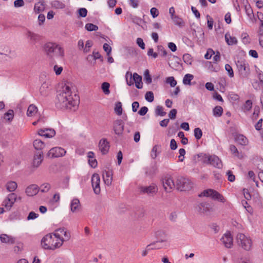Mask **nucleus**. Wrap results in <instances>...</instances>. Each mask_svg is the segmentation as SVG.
Listing matches in <instances>:
<instances>
[{"instance_id": "obj_59", "label": "nucleus", "mask_w": 263, "mask_h": 263, "mask_svg": "<svg viewBox=\"0 0 263 263\" xmlns=\"http://www.w3.org/2000/svg\"><path fill=\"white\" fill-rule=\"evenodd\" d=\"M39 216V214L34 213V212H31L29 213L28 216L27 217V219L32 220L36 218Z\"/></svg>"}, {"instance_id": "obj_21", "label": "nucleus", "mask_w": 263, "mask_h": 263, "mask_svg": "<svg viewBox=\"0 0 263 263\" xmlns=\"http://www.w3.org/2000/svg\"><path fill=\"white\" fill-rule=\"evenodd\" d=\"M70 210L72 213H76L81 211V205L80 200L78 198H74L72 200L70 203Z\"/></svg>"}, {"instance_id": "obj_42", "label": "nucleus", "mask_w": 263, "mask_h": 263, "mask_svg": "<svg viewBox=\"0 0 263 263\" xmlns=\"http://www.w3.org/2000/svg\"><path fill=\"white\" fill-rule=\"evenodd\" d=\"M85 29L88 31H96L98 29V27L91 23H87L85 25Z\"/></svg>"}, {"instance_id": "obj_8", "label": "nucleus", "mask_w": 263, "mask_h": 263, "mask_svg": "<svg viewBox=\"0 0 263 263\" xmlns=\"http://www.w3.org/2000/svg\"><path fill=\"white\" fill-rule=\"evenodd\" d=\"M17 200V195L13 193L8 195L3 201V205L7 210H10Z\"/></svg>"}, {"instance_id": "obj_28", "label": "nucleus", "mask_w": 263, "mask_h": 263, "mask_svg": "<svg viewBox=\"0 0 263 263\" xmlns=\"http://www.w3.org/2000/svg\"><path fill=\"white\" fill-rule=\"evenodd\" d=\"M26 35L27 38L34 43L37 42L40 39V36L39 35L31 31H28Z\"/></svg>"}, {"instance_id": "obj_14", "label": "nucleus", "mask_w": 263, "mask_h": 263, "mask_svg": "<svg viewBox=\"0 0 263 263\" xmlns=\"http://www.w3.org/2000/svg\"><path fill=\"white\" fill-rule=\"evenodd\" d=\"M38 134L47 138L53 137L55 135V131L52 128L40 129L38 131Z\"/></svg>"}, {"instance_id": "obj_6", "label": "nucleus", "mask_w": 263, "mask_h": 263, "mask_svg": "<svg viewBox=\"0 0 263 263\" xmlns=\"http://www.w3.org/2000/svg\"><path fill=\"white\" fill-rule=\"evenodd\" d=\"M176 186L180 191H188L192 188L193 183L188 179L180 177L177 179Z\"/></svg>"}, {"instance_id": "obj_41", "label": "nucleus", "mask_w": 263, "mask_h": 263, "mask_svg": "<svg viewBox=\"0 0 263 263\" xmlns=\"http://www.w3.org/2000/svg\"><path fill=\"white\" fill-rule=\"evenodd\" d=\"M110 84L107 82H103L102 84L101 88L103 92L105 95H108L110 93L109 91Z\"/></svg>"}, {"instance_id": "obj_49", "label": "nucleus", "mask_w": 263, "mask_h": 263, "mask_svg": "<svg viewBox=\"0 0 263 263\" xmlns=\"http://www.w3.org/2000/svg\"><path fill=\"white\" fill-rule=\"evenodd\" d=\"M156 114L157 116H164L166 112L163 111V108L161 106H158L156 109Z\"/></svg>"}, {"instance_id": "obj_55", "label": "nucleus", "mask_w": 263, "mask_h": 263, "mask_svg": "<svg viewBox=\"0 0 263 263\" xmlns=\"http://www.w3.org/2000/svg\"><path fill=\"white\" fill-rule=\"evenodd\" d=\"M103 49L106 52L107 55H109L111 51V47L107 43L103 45Z\"/></svg>"}, {"instance_id": "obj_34", "label": "nucleus", "mask_w": 263, "mask_h": 263, "mask_svg": "<svg viewBox=\"0 0 263 263\" xmlns=\"http://www.w3.org/2000/svg\"><path fill=\"white\" fill-rule=\"evenodd\" d=\"M14 117V112L13 110L10 109L4 114V119L6 121L11 122Z\"/></svg>"}, {"instance_id": "obj_60", "label": "nucleus", "mask_w": 263, "mask_h": 263, "mask_svg": "<svg viewBox=\"0 0 263 263\" xmlns=\"http://www.w3.org/2000/svg\"><path fill=\"white\" fill-rule=\"evenodd\" d=\"M148 111V108L146 106L142 107L138 111V114L140 116H144Z\"/></svg>"}, {"instance_id": "obj_1", "label": "nucleus", "mask_w": 263, "mask_h": 263, "mask_svg": "<svg viewBox=\"0 0 263 263\" xmlns=\"http://www.w3.org/2000/svg\"><path fill=\"white\" fill-rule=\"evenodd\" d=\"M73 88L69 83L62 85L57 96L55 105L58 108L73 111L78 108L80 103L79 97L73 92Z\"/></svg>"}, {"instance_id": "obj_43", "label": "nucleus", "mask_w": 263, "mask_h": 263, "mask_svg": "<svg viewBox=\"0 0 263 263\" xmlns=\"http://www.w3.org/2000/svg\"><path fill=\"white\" fill-rule=\"evenodd\" d=\"M51 188V185L48 183H44L41 185L40 190L42 193H46Z\"/></svg>"}, {"instance_id": "obj_48", "label": "nucleus", "mask_w": 263, "mask_h": 263, "mask_svg": "<svg viewBox=\"0 0 263 263\" xmlns=\"http://www.w3.org/2000/svg\"><path fill=\"white\" fill-rule=\"evenodd\" d=\"M245 9L247 15L249 17H251L253 15V10L249 5H245Z\"/></svg>"}, {"instance_id": "obj_64", "label": "nucleus", "mask_w": 263, "mask_h": 263, "mask_svg": "<svg viewBox=\"0 0 263 263\" xmlns=\"http://www.w3.org/2000/svg\"><path fill=\"white\" fill-rule=\"evenodd\" d=\"M24 5V2L23 0H16L14 2V6L15 7H21Z\"/></svg>"}, {"instance_id": "obj_58", "label": "nucleus", "mask_w": 263, "mask_h": 263, "mask_svg": "<svg viewBox=\"0 0 263 263\" xmlns=\"http://www.w3.org/2000/svg\"><path fill=\"white\" fill-rule=\"evenodd\" d=\"M87 10L86 8H82L79 10V14L80 16L84 17L87 15Z\"/></svg>"}, {"instance_id": "obj_12", "label": "nucleus", "mask_w": 263, "mask_h": 263, "mask_svg": "<svg viewBox=\"0 0 263 263\" xmlns=\"http://www.w3.org/2000/svg\"><path fill=\"white\" fill-rule=\"evenodd\" d=\"M113 127L116 135H122L124 128V122L122 120H117L114 122Z\"/></svg>"}, {"instance_id": "obj_47", "label": "nucleus", "mask_w": 263, "mask_h": 263, "mask_svg": "<svg viewBox=\"0 0 263 263\" xmlns=\"http://www.w3.org/2000/svg\"><path fill=\"white\" fill-rule=\"evenodd\" d=\"M166 83L169 84L171 87H175L177 84V82L173 77H169L166 79Z\"/></svg>"}, {"instance_id": "obj_29", "label": "nucleus", "mask_w": 263, "mask_h": 263, "mask_svg": "<svg viewBox=\"0 0 263 263\" xmlns=\"http://www.w3.org/2000/svg\"><path fill=\"white\" fill-rule=\"evenodd\" d=\"M225 40L229 45H233L237 43V40L234 36H231L230 34L227 33L225 34Z\"/></svg>"}, {"instance_id": "obj_24", "label": "nucleus", "mask_w": 263, "mask_h": 263, "mask_svg": "<svg viewBox=\"0 0 263 263\" xmlns=\"http://www.w3.org/2000/svg\"><path fill=\"white\" fill-rule=\"evenodd\" d=\"M210 197H211L212 199L214 200H217L222 203L225 202L226 201V199L221 194H220L218 192L213 189L212 192L210 194Z\"/></svg>"}, {"instance_id": "obj_15", "label": "nucleus", "mask_w": 263, "mask_h": 263, "mask_svg": "<svg viewBox=\"0 0 263 263\" xmlns=\"http://www.w3.org/2000/svg\"><path fill=\"white\" fill-rule=\"evenodd\" d=\"M221 240L226 247L231 248L233 245V237L229 232L224 234L221 239Z\"/></svg>"}, {"instance_id": "obj_63", "label": "nucleus", "mask_w": 263, "mask_h": 263, "mask_svg": "<svg viewBox=\"0 0 263 263\" xmlns=\"http://www.w3.org/2000/svg\"><path fill=\"white\" fill-rule=\"evenodd\" d=\"M176 114L177 110L176 109H173L170 111L168 114V117L171 119H174L176 117Z\"/></svg>"}, {"instance_id": "obj_5", "label": "nucleus", "mask_w": 263, "mask_h": 263, "mask_svg": "<svg viewBox=\"0 0 263 263\" xmlns=\"http://www.w3.org/2000/svg\"><path fill=\"white\" fill-rule=\"evenodd\" d=\"M237 242L239 246L246 251L251 250L252 242L249 237L246 236L242 233H239L236 236Z\"/></svg>"}, {"instance_id": "obj_52", "label": "nucleus", "mask_w": 263, "mask_h": 263, "mask_svg": "<svg viewBox=\"0 0 263 263\" xmlns=\"http://www.w3.org/2000/svg\"><path fill=\"white\" fill-rule=\"evenodd\" d=\"M225 69L227 70V71L228 72L230 77L233 78L234 77V72H233V69H232V67L231 66V65H230L229 64H226L225 65Z\"/></svg>"}, {"instance_id": "obj_4", "label": "nucleus", "mask_w": 263, "mask_h": 263, "mask_svg": "<svg viewBox=\"0 0 263 263\" xmlns=\"http://www.w3.org/2000/svg\"><path fill=\"white\" fill-rule=\"evenodd\" d=\"M239 77L241 79H247L250 74V69L248 62L240 59L236 62Z\"/></svg>"}, {"instance_id": "obj_9", "label": "nucleus", "mask_w": 263, "mask_h": 263, "mask_svg": "<svg viewBox=\"0 0 263 263\" xmlns=\"http://www.w3.org/2000/svg\"><path fill=\"white\" fill-rule=\"evenodd\" d=\"M162 184L164 190L168 193L172 192L175 187L173 178L170 176H165L162 179Z\"/></svg>"}, {"instance_id": "obj_2", "label": "nucleus", "mask_w": 263, "mask_h": 263, "mask_svg": "<svg viewBox=\"0 0 263 263\" xmlns=\"http://www.w3.org/2000/svg\"><path fill=\"white\" fill-rule=\"evenodd\" d=\"M70 238V232L64 227L60 228L45 235L41 239V245L44 250L54 251L60 249Z\"/></svg>"}, {"instance_id": "obj_51", "label": "nucleus", "mask_w": 263, "mask_h": 263, "mask_svg": "<svg viewBox=\"0 0 263 263\" xmlns=\"http://www.w3.org/2000/svg\"><path fill=\"white\" fill-rule=\"evenodd\" d=\"M212 192V189H207L204 190L202 193H201L200 194H199V197H210V194H211Z\"/></svg>"}, {"instance_id": "obj_13", "label": "nucleus", "mask_w": 263, "mask_h": 263, "mask_svg": "<svg viewBox=\"0 0 263 263\" xmlns=\"http://www.w3.org/2000/svg\"><path fill=\"white\" fill-rule=\"evenodd\" d=\"M195 209L199 214L201 215L206 214L210 212L209 204L206 202H201L198 204Z\"/></svg>"}, {"instance_id": "obj_17", "label": "nucleus", "mask_w": 263, "mask_h": 263, "mask_svg": "<svg viewBox=\"0 0 263 263\" xmlns=\"http://www.w3.org/2000/svg\"><path fill=\"white\" fill-rule=\"evenodd\" d=\"M112 171H103V179L105 184L109 186L110 185L112 181Z\"/></svg>"}, {"instance_id": "obj_46", "label": "nucleus", "mask_w": 263, "mask_h": 263, "mask_svg": "<svg viewBox=\"0 0 263 263\" xmlns=\"http://www.w3.org/2000/svg\"><path fill=\"white\" fill-rule=\"evenodd\" d=\"M145 98L148 102H152L154 99L153 92L152 91H147L145 93Z\"/></svg>"}, {"instance_id": "obj_53", "label": "nucleus", "mask_w": 263, "mask_h": 263, "mask_svg": "<svg viewBox=\"0 0 263 263\" xmlns=\"http://www.w3.org/2000/svg\"><path fill=\"white\" fill-rule=\"evenodd\" d=\"M183 60L187 64H191L192 62L191 56L189 54H184L183 56Z\"/></svg>"}, {"instance_id": "obj_57", "label": "nucleus", "mask_w": 263, "mask_h": 263, "mask_svg": "<svg viewBox=\"0 0 263 263\" xmlns=\"http://www.w3.org/2000/svg\"><path fill=\"white\" fill-rule=\"evenodd\" d=\"M215 54V52L211 49L208 50L206 53L204 55V58L205 59L209 60L210 59L212 56V55Z\"/></svg>"}, {"instance_id": "obj_31", "label": "nucleus", "mask_w": 263, "mask_h": 263, "mask_svg": "<svg viewBox=\"0 0 263 263\" xmlns=\"http://www.w3.org/2000/svg\"><path fill=\"white\" fill-rule=\"evenodd\" d=\"M37 112V107L33 104L30 105L28 108L27 115L28 117H32L35 115Z\"/></svg>"}, {"instance_id": "obj_20", "label": "nucleus", "mask_w": 263, "mask_h": 263, "mask_svg": "<svg viewBox=\"0 0 263 263\" xmlns=\"http://www.w3.org/2000/svg\"><path fill=\"white\" fill-rule=\"evenodd\" d=\"M40 189L38 186L36 184H32L28 186L26 189L25 192L27 196H33L36 195Z\"/></svg>"}, {"instance_id": "obj_37", "label": "nucleus", "mask_w": 263, "mask_h": 263, "mask_svg": "<svg viewBox=\"0 0 263 263\" xmlns=\"http://www.w3.org/2000/svg\"><path fill=\"white\" fill-rule=\"evenodd\" d=\"M193 76L191 74H186L183 79V83L185 85H191V81L193 79Z\"/></svg>"}, {"instance_id": "obj_54", "label": "nucleus", "mask_w": 263, "mask_h": 263, "mask_svg": "<svg viewBox=\"0 0 263 263\" xmlns=\"http://www.w3.org/2000/svg\"><path fill=\"white\" fill-rule=\"evenodd\" d=\"M165 241V240L164 239H162L161 240H159V241H157L156 242H154L153 243H155V245L153 246H151V249L153 250V249H160L161 248H162V246L161 245H159L158 243H162V242H163Z\"/></svg>"}, {"instance_id": "obj_44", "label": "nucleus", "mask_w": 263, "mask_h": 263, "mask_svg": "<svg viewBox=\"0 0 263 263\" xmlns=\"http://www.w3.org/2000/svg\"><path fill=\"white\" fill-rule=\"evenodd\" d=\"M194 136L197 140L200 139L202 136V132L200 128H195L194 130Z\"/></svg>"}, {"instance_id": "obj_40", "label": "nucleus", "mask_w": 263, "mask_h": 263, "mask_svg": "<svg viewBox=\"0 0 263 263\" xmlns=\"http://www.w3.org/2000/svg\"><path fill=\"white\" fill-rule=\"evenodd\" d=\"M115 111L118 115H121L122 114V103L118 102L116 103L115 107Z\"/></svg>"}, {"instance_id": "obj_39", "label": "nucleus", "mask_w": 263, "mask_h": 263, "mask_svg": "<svg viewBox=\"0 0 263 263\" xmlns=\"http://www.w3.org/2000/svg\"><path fill=\"white\" fill-rule=\"evenodd\" d=\"M252 107V102L250 100H247L242 107L243 110L246 111H249Z\"/></svg>"}, {"instance_id": "obj_27", "label": "nucleus", "mask_w": 263, "mask_h": 263, "mask_svg": "<svg viewBox=\"0 0 263 263\" xmlns=\"http://www.w3.org/2000/svg\"><path fill=\"white\" fill-rule=\"evenodd\" d=\"M45 5L43 0H39L34 5V10L36 13H39L44 10Z\"/></svg>"}, {"instance_id": "obj_61", "label": "nucleus", "mask_w": 263, "mask_h": 263, "mask_svg": "<svg viewBox=\"0 0 263 263\" xmlns=\"http://www.w3.org/2000/svg\"><path fill=\"white\" fill-rule=\"evenodd\" d=\"M151 14L152 15L153 17L155 18L158 16L159 15V11L158 9L155 7L152 8L151 9Z\"/></svg>"}, {"instance_id": "obj_32", "label": "nucleus", "mask_w": 263, "mask_h": 263, "mask_svg": "<svg viewBox=\"0 0 263 263\" xmlns=\"http://www.w3.org/2000/svg\"><path fill=\"white\" fill-rule=\"evenodd\" d=\"M33 144L34 148L36 150H42L45 146V143L40 139H35Z\"/></svg>"}, {"instance_id": "obj_30", "label": "nucleus", "mask_w": 263, "mask_h": 263, "mask_svg": "<svg viewBox=\"0 0 263 263\" xmlns=\"http://www.w3.org/2000/svg\"><path fill=\"white\" fill-rule=\"evenodd\" d=\"M6 189L8 192H12L14 191L17 187V184L16 182L10 181L6 184Z\"/></svg>"}, {"instance_id": "obj_36", "label": "nucleus", "mask_w": 263, "mask_h": 263, "mask_svg": "<svg viewBox=\"0 0 263 263\" xmlns=\"http://www.w3.org/2000/svg\"><path fill=\"white\" fill-rule=\"evenodd\" d=\"M213 115L216 117H220L223 113V109L220 106H216L213 110Z\"/></svg>"}, {"instance_id": "obj_18", "label": "nucleus", "mask_w": 263, "mask_h": 263, "mask_svg": "<svg viewBox=\"0 0 263 263\" xmlns=\"http://www.w3.org/2000/svg\"><path fill=\"white\" fill-rule=\"evenodd\" d=\"M209 164L218 168H221L222 167V163L220 159L215 155L210 156L209 159Z\"/></svg>"}, {"instance_id": "obj_62", "label": "nucleus", "mask_w": 263, "mask_h": 263, "mask_svg": "<svg viewBox=\"0 0 263 263\" xmlns=\"http://www.w3.org/2000/svg\"><path fill=\"white\" fill-rule=\"evenodd\" d=\"M227 175L228 176V180L230 182H233L235 179V176L233 174L232 171H228L227 173Z\"/></svg>"}, {"instance_id": "obj_26", "label": "nucleus", "mask_w": 263, "mask_h": 263, "mask_svg": "<svg viewBox=\"0 0 263 263\" xmlns=\"http://www.w3.org/2000/svg\"><path fill=\"white\" fill-rule=\"evenodd\" d=\"M133 80L135 81L136 87L138 89L142 88V77L137 73L133 74Z\"/></svg>"}, {"instance_id": "obj_50", "label": "nucleus", "mask_w": 263, "mask_h": 263, "mask_svg": "<svg viewBox=\"0 0 263 263\" xmlns=\"http://www.w3.org/2000/svg\"><path fill=\"white\" fill-rule=\"evenodd\" d=\"M159 147H160V146H159L158 145H155L153 147V148L152 149V151H151V157L153 159H155L157 157V150H158V149Z\"/></svg>"}, {"instance_id": "obj_11", "label": "nucleus", "mask_w": 263, "mask_h": 263, "mask_svg": "<svg viewBox=\"0 0 263 263\" xmlns=\"http://www.w3.org/2000/svg\"><path fill=\"white\" fill-rule=\"evenodd\" d=\"M100 183V178L99 174H93L91 177V184L94 193L97 195L99 194L101 191Z\"/></svg>"}, {"instance_id": "obj_45", "label": "nucleus", "mask_w": 263, "mask_h": 263, "mask_svg": "<svg viewBox=\"0 0 263 263\" xmlns=\"http://www.w3.org/2000/svg\"><path fill=\"white\" fill-rule=\"evenodd\" d=\"M172 19L173 20L175 24L178 26H181L183 24V21L182 18H180L179 16L177 15H174L172 16Z\"/></svg>"}, {"instance_id": "obj_16", "label": "nucleus", "mask_w": 263, "mask_h": 263, "mask_svg": "<svg viewBox=\"0 0 263 263\" xmlns=\"http://www.w3.org/2000/svg\"><path fill=\"white\" fill-rule=\"evenodd\" d=\"M99 147L102 154L105 155L109 151L110 147L109 143L106 139H102L99 142Z\"/></svg>"}, {"instance_id": "obj_3", "label": "nucleus", "mask_w": 263, "mask_h": 263, "mask_svg": "<svg viewBox=\"0 0 263 263\" xmlns=\"http://www.w3.org/2000/svg\"><path fill=\"white\" fill-rule=\"evenodd\" d=\"M44 49L46 55L50 59L55 57L63 58L64 56V49L56 43H47L45 44Z\"/></svg>"}, {"instance_id": "obj_10", "label": "nucleus", "mask_w": 263, "mask_h": 263, "mask_svg": "<svg viewBox=\"0 0 263 263\" xmlns=\"http://www.w3.org/2000/svg\"><path fill=\"white\" fill-rule=\"evenodd\" d=\"M66 154V151L61 147H55L51 148L47 153L49 158H57L62 157Z\"/></svg>"}, {"instance_id": "obj_23", "label": "nucleus", "mask_w": 263, "mask_h": 263, "mask_svg": "<svg viewBox=\"0 0 263 263\" xmlns=\"http://www.w3.org/2000/svg\"><path fill=\"white\" fill-rule=\"evenodd\" d=\"M0 240L3 243L12 245L15 243V239L12 236L2 234L0 235Z\"/></svg>"}, {"instance_id": "obj_22", "label": "nucleus", "mask_w": 263, "mask_h": 263, "mask_svg": "<svg viewBox=\"0 0 263 263\" xmlns=\"http://www.w3.org/2000/svg\"><path fill=\"white\" fill-rule=\"evenodd\" d=\"M234 140L240 145L246 146L249 144V140L247 138L242 134H236L234 136Z\"/></svg>"}, {"instance_id": "obj_7", "label": "nucleus", "mask_w": 263, "mask_h": 263, "mask_svg": "<svg viewBox=\"0 0 263 263\" xmlns=\"http://www.w3.org/2000/svg\"><path fill=\"white\" fill-rule=\"evenodd\" d=\"M158 187L155 183H152L149 186H142L139 187V191L143 194L154 196L158 192Z\"/></svg>"}, {"instance_id": "obj_33", "label": "nucleus", "mask_w": 263, "mask_h": 263, "mask_svg": "<svg viewBox=\"0 0 263 263\" xmlns=\"http://www.w3.org/2000/svg\"><path fill=\"white\" fill-rule=\"evenodd\" d=\"M230 150L231 153L235 157H237L239 159H242L243 156L240 154L236 147L233 144L230 145Z\"/></svg>"}, {"instance_id": "obj_38", "label": "nucleus", "mask_w": 263, "mask_h": 263, "mask_svg": "<svg viewBox=\"0 0 263 263\" xmlns=\"http://www.w3.org/2000/svg\"><path fill=\"white\" fill-rule=\"evenodd\" d=\"M144 81L147 84H151L152 83V78H151V76L149 74V70L148 69H146L144 71Z\"/></svg>"}, {"instance_id": "obj_19", "label": "nucleus", "mask_w": 263, "mask_h": 263, "mask_svg": "<svg viewBox=\"0 0 263 263\" xmlns=\"http://www.w3.org/2000/svg\"><path fill=\"white\" fill-rule=\"evenodd\" d=\"M43 160V153L39 152L36 153L33 157L32 165L34 167H39Z\"/></svg>"}, {"instance_id": "obj_56", "label": "nucleus", "mask_w": 263, "mask_h": 263, "mask_svg": "<svg viewBox=\"0 0 263 263\" xmlns=\"http://www.w3.org/2000/svg\"><path fill=\"white\" fill-rule=\"evenodd\" d=\"M136 43L137 45L142 49H145V44L143 42V39L140 37L137 39Z\"/></svg>"}, {"instance_id": "obj_35", "label": "nucleus", "mask_w": 263, "mask_h": 263, "mask_svg": "<svg viewBox=\"0 0 263 263\" xmlns=\"http://www.w3.org/2000/svg\"><path fill=\"white\" fill-rule=\"evenodd\" d=\"M40 92L42 96H45L48 95V85L44 83H43L40 88Z\"/></svg>"}, {"instance_id": "obj_25", "label": "nucleus", "mask_w": 263, "mask_h": 263, "mask_svg": "<svg viewBox=\"0 0 263 263\" xmlns=\"http://www.w3.org/2000/svg\"><path fill=\"white\" fill-rule=\"evenodd\" d=\"M210 156L205 154L200 153L197 155V161L205 164H209Z\"/></svg>"}]
</instances>
